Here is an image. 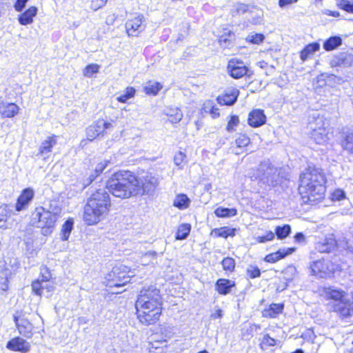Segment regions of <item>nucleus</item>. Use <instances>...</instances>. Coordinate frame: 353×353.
I'll use <instances>...</instances> for the list:
<instances>
[{
  "label": "nucleus",
  "mask_w": 353,
  "mask_h": 353,
  "mask_svg": "<svg viewBox=\"0 0 353 353\" xmlns=\"http://www.w3.org/2000/svg\"><path fill=\"white\" fill-rule=\"evenodd\" d=\"M255 7H250L248 5L243 3H236L234 6V12L237 14H244L246 12L254 13Z\"/></svg>",
  "instance_id": "79ce46f5"
},
{
  "label": "nucleus",
  "mask_w": 353,
  "mask_h": 353,
  "mask_svg": "<svg viewBox=\"0 0 353 353\" xmlns=\"http://www.w3.org/2000/svg\"><path fill=\"white\" fill-rule=\"evenodd\" d=\"M28 1L29 0H17L14 5L15 10L17 12H21L25 8Z\"/></svg>",
  "instance_id": "13d9d810"
},
{
  "label": "nucleus",
  "mask_w": 353,
  "mask_h": 353,
  "mask_svg": "<svg viewBox=\"0 0 353 353\" xmlns=\"http://www.w3.org/2000/svg\"><path fill=\"white\" fill-rule=\"evenodd\" d=\"M234 34L230 31L228 34H225L219 37V43L223 48H229L232 45Z\"/></svg>",
  "instance_id": "ea45409f"
},
{
  "label": "nucleus",
  "mask_w": 353,
  "mask_h": 353,
  "mask_svg": "<svg viewBox=\"0 0 353 353\" xmlns=\"http://www.w3.org/2000/svg\"><path fill=\"white\" fill-rule=\"evenodd\" d=\"M239 123V119L237 116H232L230 120L229 121L227 126V130L228 132H232L234 130V127H236Z\"/></svg>",
  "instance_id": "6e6d98bb"
},
{
  "label": "nucleus",
  "mask_w": 353,
  "mask_h": 353,
  "mask_svg": "<svg viewBox=\"0 0 353 353\" xmlns=\"http://www.w3.org/2000/svg\"><path fill=\"white\" fill-rule=\"evenodd\" d=\"M104 124L101 121H97L92 125H90L86 129V135L87 139L89 141H93L97 137H99L101 134L103 132V128Z\"/></svg>",
  "instance_id": "412c9836"
},
{
  "label": "nucleus",
  "mask_w": 353,
  "mask_h": 353,
  "mask_svg": "<svg viewBox=\"0 0 353 353\" xmlns=\"http://www.w3.org/2000/svg\"><path fill=\"white\" fill-rule=\"evenodd\" d=\"M310 128L312 130V137L318 144H323L327 141V130L324 127H319L318 128L313 126V123H310Z\"/></svg>",
  "instance_id": "5701e85b"
},
{
  "label": "nucleus",
  "mask_w": 353,
  "mask_h": 353,
  "mask_svg": "<svg viewBox=\"0 0 353 353\" xmlns=\"http://www.w3.org/2000/svg\"><path fill=\"white\" fill-rule=\"evenodd\" d=\"M263 343L269 346H274L276 345L275 339L270 337L268 334H265L263 339Z\"/></svg>",
  "instance_id": "680f3d73"
},
{
  "label": "nucleus",
  "mask_w": 353,
  "mask_h": 353,
  "mask_svg": "<svg viewBox=\"0 0 353 353\" xmlns=\"http://www.w3.org/2000/svg\"><path fill=\"white\" fill-rule=\"evenodd\" d=\"M100 66L98 64H90L83 70V75L87 77H91L92 74L98 72Z\"/></svg>",
  "instance_id": "a18cd8bd"
},
{
  "label": "nucleus",
  "mask_w": 353,
  "mask_h": 353,
  "mask_svg": "<svg viewBox=\"0 0 353 353\" xmlns=\"http://www.w3.org/2000/svg\"><path fill=\"white\" fill-rule=\"evenodd\" d=\"M250 143V139L245 134H240L235 141L232 143L231 149L235 154H239L238 149L246 147Z\"/></svg>",
  "instance_id": "b1692460"
},
{
  "label": "nucleus",
  "mask_w": 353,
  "mask_h": 353,
  "mask_svg": "<svg viewBox=\"0 0 353 353\" xmlns=\"http://www.w3.org/2000/svg\"><path fill=\"white\" fill-rule=\"evenodd\" d=\"M51 279V274L48 269L46 267L41 268V280H50Z\"/></svg>",
  "instance_id": "e2e57ef3"
},
{
  "label": "nucleus",
  "mask_w": 353,
  "mask_h": 353,
  "mask_svg": "<svg viewBox=\"0 0 353 353\" xmlns=\"http://www.w3.org/2000/svg\"><path fill=\"white\" fill-rule=\"evenodd\" d=\"M346 194L344 190L341 189H336L332 194V200L340 201L345 199Z\"/></svg>",
  "instance_id": "864d4df0"
},
{
  "label": "nucleus",
  "mask_w": 353,
  "mask_h": 353,
  "mask_svg": "<svg viewBox=\"0 0 353 353\" xmlns=\"http://www.w3.org/2000/svg\"><path fill=\"white\" fill-rule=\"evenodd\" d=\"M294 248L280 249L276 252L268 254L265 257V261L268 263H275L279 260L292 254L295 251Z\"/></svg>",
  "instance_id": "a211bd4d"
},
{
  "label": "nucleus",
  "mask_w": 353,
  "mask_h": 353,
  "mask_svg": "<svg viewBox=\"0 0 353 353\" xmlns=\"http://www.w3.org/2000/svg\"><path fill=\"white\" fill-rule=\"evenodd\" d=\"M61 207L57 201H51L48 208H46V212H48L51 216L56 221L58 220L61 212Z\"/></svg>",
  "instance_id": "c85d7f7f"
},
{
  "label": "nucleus",
  "mask_w": 353,
  "mask_h": 353,
  "mask_svg": "<svg viewBox=\"0 0 353 353\" xmlns=\"http://www.w3.org/2000/svg\"><path fill=\"white\" fill-rule=\"evenodd\" d=\"M34 192L32 189L28 188L24 189L19 196L16 203V210L20 212L26 209L34 198Z\"/></svg>",
  "instance_id": "ddd939ff"
},
{
  "label": "nucleus",
  "mask_w": 353,
  "mask_h": 353,
  "mask_svg": "<svg viewBox=\"0 0 353 353\" xmlns=\"http://www.w3.org/2000/svg\"><path fill=\"white\" fill-rule=\"evenodd\" d=\"M162 88L163 85L160 83L150 81L144 86V91L147 94L157 95Z\"/></svg>",
  "instance_id": "2f4dec72"
},
{
  "label": "nucleus",
  "mask_w": 353,
  "mask_h": 353,
  "mask_svg": "<svg viewBox=\"0 0 353 353\" xmlns=\"http://www.w3.org/2000/svg\"><path fill=\"white\" fill-rule=\"evenodd\" d=\"M216 236L227 238L229 236H234L235 233L234 229H230L226 227L215 229L214 230Z\"/></svg>",
  "instance_id": "a19ab883"
},
{
  "label": "nucleus",
  "mask_w": 353,
  "mask_h": 353,
  "mask_svg": "<svg viewBox=\"0 0 353 353\" xmlns=\"http://www.w3.org/2000/svg\"><path fill=\"white\" fill-rule=\"evenodd\" d=\"M275 234L272 232H268L265 236L259 237V243H265L274 239Z\"/></svg>",
  "instance_id": "052dcab7"
},
{
  "label": "nucleus",
  "mask_w": 353,
  "mask_h": 353,
  "mask_svg": "<svg viewBox=\"0 0 353 353\" xmlns=\"http://www.w3.org/2000/svg\"><path fill=\"white\" fill-rule=\"evenodd\" d=\"M295 241L298 243H303L305 241V235L302 232H298L294 236Z\"/></svg>",
  "instance_id": "774afa93"
},
{
  "label": "nucleus",
  "mask_w": 353,
  "mask_h": 353,
  "mask_svg": "<svg viewBox=\"0 0 353 353\" xmlns=\"http://www.w3.org/2000/svg\"><path fill=\"white\" fill-rule=\"evenodd\" d=\"M336 244L334 239L325 238L315 244V249L321 253H329L334 250Z\"/></svg>",
  "instance_id": "6ab92c4d"
},
{
  "label": "nucleus",
  "mask_w": 353,
  "mask_h": 353,
  "mask_svg": "<svg viewBox=\"0 0 353 353\" xmlns=\"http://www.w3.org/2000/svg\"><path fill=\"white\" fill-rule=\"evenodd\" d=\"M108 0H92L90 8L94 11L105 6Z\"/></svg>",
  "instance_id": "5fc2aeb1"
},
{
  "label": "nucleus",
  "mask_w": 353,
  "mask_h": 353,
  "mask_svg": "<svg viewBox=\"0 0 353 353\" xmlns=\"http://www.w3.org/2000/svg\"><path fill=\"white\" fill-rule=\"evenodd\" d=\"M74 221L72 219H68L62 225L61 231V239L62 241H67L73 229Z\"/></svg>",
  "instance_id": "473e14b6"
},
{
  "label": "nucleus",
  "mask_w": 353,
  "mask_h": 353,
  "mask_svg": "<svg viewBox=\"0 0 353 353\" xmlns=\"http://www.w3.org/2000/svg\"><path fill=\"white\" fill-rule=\"evenodd\" d=\"M247 274L250 278L255 279L260 276L261 271L258 267L250 265L247 269Z\"/></svg>",
  "instance_id": "8fccbe9b"
},
{
  "label": "nucleus",
  "mask_w": 353,
  "mask_h": 353,
  "mask_svg": "<svg viewBox=\"0 0 353 353\" xmlns=\"http://www.w3.org/2000/svg\"><path fill=\"white\" fill-rule=\"evenodd\" d=\"M50 280H42V294L43 291L46 290L47 292H50L54 290V286L50 282Z\"/></svg>",
  "instance_id": "bf43d9fd"
},
{
  "label": "nucleus",
  "mask_w": 353,
  "mask_h": 353,
  "mask_svg": "<svg viewBox=\"0 0 353 353\" xmlns=\"http://www.w3.org/2000/svg\"><path fill=\"white\" fill-rule=\"evenodd\" d=\"M228 71L232 78L240 79L246 75L249 70L243 64V61L233 59H231L228 63Z\"/></svg>",
  "instance_id": "9b49d317"
},
{
  "label": "nucleus",
  "mask_w": 353,
  "mask_h": 353,
  "mask_svg": "<svg viewBox=\"0 0 353 353\" xmlns=\"http://www.w3.org/2000/svg\"><path fill=\"white\" fill-rule=\"evenodd\" d=\"M145 17L142 14H138L133 19H128L125 23L126 32L128 36L137 37L145 28Z\"/></svg>",
  "instance_id": "9d476101"
},
{
  "label": "nucleus",
  "mask_w": 353,
  "mask_h": 353,
  "mask_svg": "<svg viewBox=\"0 0 353 353\" xmlns=\"http://www.w3.org/2000/svg\"><path fill=\"white\" fill-rule=\"evenodd\" d=\"M254 11H256V14L251 19H248V21L253 25L261 24L263 21L262 12L256 8Z\"/></svg>",
  "instance_id": "09e8293b"
},
{
  "label": "nucleus",
  "mask_w": 353,
  "mask_h": 353,
  "mask_svg": "<svg viewBox=\"0 0 353 353\" xmlns=\"http://www.w3.org/2000/svg\"><path fill=\"white\" fill-rule=\"evenodd\" d=\"M283 310V304L273 303V304L270 305V309L267 311V312H268V314L270 316L274 317L276 314L281 313Z\"/></svg>",
  "instance_id": "de8ad7c7"
},
{
  "label": "nucleus",
  "mask_w": 353,
  "mask_h": 353,
  "mask_svg": "<svg viewBox=\"0 0 353 353\" xmlns=\"http://www.w3.org/2000/svg\"><path fill=\"white\" fill-rule=\"evenodd\" d=\"M291 232V227L290 225H284L283 226H277L275 228L274 234L279 239L286 238Z\"/></svg>",
  "instance_id": "c9c22d12"
},
{
  "label": "nucleus",
  "mask_w": 353,
  "mask_h": 353,
  "mask_svg": "<svg viewBox=\"0 0 353 353\" xmlns=\"http://www.w3.org/2000/svg\"><path fill=\"white\" fill-rule=\"evenodd\" d=\"M191 225L188 223H184L179 226L176 232V238L177 239H185L190 234Z\"/></svg>",
  "instance_id": "4c0bfd02"
},
{
  "label": "nucleus",
  "mask_w": 353,
  "mask_h": 353,
  "mask_svg": "<svg viewBox=\"0 0 353 353\" xmlns=\"http://www.w3.org/2000/svg\"><path fill=\"white\" fill-rule=\"evenodd\" d=\"M320 44L318 42H314L307 45L301 52L300 58L303 61H306L308 58L313 55V54L319 50Z\"/></svg>",
  "instance_id": "a878e982"
},
{
  "label": "nucleus",
  "mask_w": 353,
  "mask_h": 353,
  "mask_svg": "<svg viewBox=\"0 0 353 353\" xmlns=\"http://www.w3.org/2000/svg\"><path fill=\"white\" fill-rule=\"evenodd\" d=\"M222 265L225 270L232 272L235 268V261L231 257L224 258L222 261Z\"/></svg>",
  "instance_id": "c03bdc74"
},
{
  "label": "nucleus",
  "mask_w": 353,
  "mask_h": 353,
  "mask_svg": "<svg viewBox=\"0 0 353 353\" xmlns=\"http://www.w3.org/2000/svg\"><path fill=\"white\" fill-rule=\"evenodd\" d=\"M6 347L12 351L26 353L30 351V345L26 340L18 336L9 341Z\"/></svg>",
  "instance_id": "2eb2a0df"
},
{
  "label": "nucleus",
  "mask_w": 353,
  "mask_h": 353,
  "mask_svg": "<svg viewBox=\"0 0 353 353\" xmlns=\"http://www.w3.org/2000/svg\"><path fill=\"white\" fill-rule=\"evenodd\" d=\"M216 289L220 294L226 295L235 286V282L229 279H219L216 282Z\"/></svg>",
  "instance_id": "4be33fe9"
},
{
  "label": "nucleus",
  "mask_w": 353,
  "mask_h": 353,
  "mask_svg": "<svg viewBox=\"0 0 353 353\" xmlns=\"http://www.w3.org/2000/svg\"><path fill=\"white\" fill-rule=\"evenodd\" d=\"M214 213L218 217H232L236 215L237 210L235 208L219 207L215 210Z\"/></svg>",
  "instance_id": "72a5a7b5"
},
{
  "label": "nucleus",
  "mask_w": 353,
  "mask_h": 353,
  "mask_svg": "<svg viewBox=\"0 0 353 353\" xmlns=\"http://www.w3.org/2000/svg\"><path fill=\"white\" fill-rule=\"evenodd\" d=\"M325 294L328 299L342 301L345 292L335 288H327L325 289Z\"/></svg>",
  "instance_id": "c756f323"
},
{
  "label": "nucleus",
  "mask_w": 353,
  "mask_h": 353,
  "mask_svg": "<svg viewBox=\"0 0 353 353\" xmlns=\"http://www.w3.org/2000/svg\"><path fill=\"white\" fill-rule=\"evenodd\" d=\"M342 44V39L339 36H333L326 39L323 43V48L326 51L336 49Z\"/></svg>",
  "instance_id": "bb28decb"
},
{
  "label": "nucleus",
  "mask_w": 353,
  "mask_h": 353,
  "mask_svg": "<svg viewBox=\"0 0 353 353\" xmlns=\"http://www.w3.org/2000/svg\"><path fill=\"white\" fill-rule=\"evenodd\" d=\"M266 121V117L262 110L256 109L250 112L248 123L253 128H257L263 125Z\"/></svg>",
  "instance_id": "f3484780"
},
{
  "label": "nucleus",
  "mask_w": 353,
  "mask_h": 353,
  "mask_svg": "<svg viewBox=\"0 0 353 353\" xmlns=\"http://www.w3.org/2000/svg\"><path fill=\"white\" fill-rule=\"evenodd\" d=\"M190 199L186 194H179L174 201V205L179 209H185L189 206Z\"/></svg>",
  "instance_id": "f704fd0d"
},
{
  "label": "nucleus",
  "mask_w": 353,
  "mask_h": 353,
  "mask_svg": "<svg viewBox=\"0 0 353 353\" xmlns=\"http://www.w3.org/2000/svg\"><path fill=\"white\" fill-rule=\"evenodd\" d=\"M158 184V179L151 174H146L142 177L137 178V183L136 184L137 195L151 194L154 191Z\"/></svg>",
  "instance_id": "1a4fd4ad"
},
{
  "label": "nucleus",
  "mask_w": 353,
  "mask_h": 353,
  "mask_svg": "<svg viewBox=\"0 0 353 353\" xmlns=\"http://www.w3.org/2000/svg\"><path fill=\"white\" fill-rule=\"evenodd\" d=\"M137 177L130 171L121 170L114 173L107 181L108 193L122 199L137 196Z\"/></svg>",
  "instance_id": "20e7f679"
},
{
  "label": "nucleus",
  "mask_w": 353,
  "mask_h": 353,
  "mask_svg": "<svg viewBox=\"0 0 353 353\" xmlns=\"http://www.w3.org/2000/svg\"><path fill=\"white\" fill-rule=\"evenodd\" d=\"M341 145L343 150L351 154H353V133H350L346 135V137L342 141Z\"/></svg>",
  "instance_id": "58836bf2"
},
{
  "label": "nucleus",
  "mask_w": 353,
  "mask_h": 353,
  "mask_svg": "<svg viewBox=\"0 0 353 353\" xmlns=\"http://www.w3.org/2000/svg\"><path fill=\"white\" fill-rule=\"evenodd\" d=\"M254 176L259 179V185L265 190L276 187L282 182L281 170L269 161L261 162Z\"/></svg>",
  "instance_id": "39448f33"
},
{
  "label": "nucleus",
  "mask_w": 353,
  "mask_h": 353,
  "mask_svg": "<svg viewBox=\"0 0 353 353\" xmlns=\"http://www.w3.org/2000/svg\"><path fill=\"white\" fill-rule=\"evenodd\" d=\"M57 143L54 136L50 137L44 141L39 148V154L43 155L51 152L52 147Z\"/></svg>",
  "instance_id": "7c9ffc66"
},
{
  "label": "nucleus",
  "mask_w": 353,
  "mask_h": 353,
  "mask_svg": "<svg viewBox=\"0 0 353 353\" xmlns=\"http://www.w3.org/2000/svg\"><path fill=\"white\" fill-rule=\"evenodd\" d=\"M160 290L154 285L143 288L139 294L136 308L137 317L145 325L155 323L161 314Z\"/></svg>",
  "instance_id": "f257e3e1"
},
{
  "label": "nucleus",
  "mask_w": 353,
  "mask_h": 353,
  "mask_svg": "<svg viewBox=\"0 0 353 353\" xmlns=\"http://www.w3.org/2000/svg\"><path fill=\"white\" fill-rule=\"evenodd\" d=\"M136 93V90L133 87H127L124 93L117 97V100L121 103H126L127 101L132 98Z\"/></svg>",
  "instance_id": "e433bc0d"
},
{
  "label": "nucleus",
  "mask_w": 353,
  "mask_h": 353,
  "mask_svg": "<svg viewBox=\"0 0 353 353\" xmlns=\"http://www.w3.org/2000/svg\"><path fill=\"white\" fill-rule=\"evenodd\" d=\"M310 270L312 275L319 278H327L334 273L336 265L329 260H317L310 263Z\"/></svg>",
  "instance_id": "6e6552de"
},
{
  "label": "nucleus",
  "mask_w": 353,
  "mask_h": 353,
  "mask_svg": "<svg viewBox=\"0 0 353 353\" xmlns=\"http://www.w3.org/2000/svg\"><path fill=\"white\" fill-rule=\"evenodd\" d=\"M299 0H279V5L280 7L283 8L293 3H296Z\"/></svg>",
  "instance_id": "69168bd1"
},
{
  "label": "nucleus",
  "mask_w": 353,
  "mask_h": 353,
  "mask_svg": "<svg viewBox=\"0 0 353 353\" xmlns=\"http://www.w3.org/2000/svg\"><path fill=\"white\" fill-rule=\"evenodd\" d=\"M116 19H117V15L115 14H110L106 17L105 23L107 25H109V26L113 25Z\"/></svg>",
  "instance_id": "0e129e2a"
},
{
  "label": "nucleus",
  "mask_w": 353,
  "mask_h": 353,
  "mask_svg": "<svg viewBox=\"0 0 353 353\" xmlns=\"http://www.w3.org/2000/svg\"><path fill=\"white\" fill-rule=\"evenodd\" d=\"M239 92L238 90H234L230 93L225 92L222 97H219L217 100L220 104L232 105L236 101Z\"/></svg>",
  "instance_id": "393cba45"
},
{
  "label": "nucleus",
  "mask_w": 353,
  "mask_h": 353,
  "mask_svg": "<svg viewBox=\"0 0 353 353\" xmlns=\"http://www.w3.org/2000/svg\"><path fill=\"white\" fill-rule=\"evenodd\" d=\"M332 67H351L353 65V54L343 52L336 54L331 60Z\"/></svg>",
  "instance_id": "4468645a"
},
{
  "label": "nucleus",
  "mask_w": 353,
  "mask_h": 353,
  "mask_svg": "<svg viewBox=\"0 0 353 353\" xmlns=\"http://www.w3.org/2000/svg\"><path fill=\"white\" fill-rule=\"evenodd\" d=\"M109 161L107 160H104L99 163H98L94 169V172L96 175H100L103 171L105 169L108 164Z\"/></svg>",
  "instance_id": "4d7b16f0"
},
{
  "label": "nucleus",
  "mask_w": 353,
  "mask_h": 353,
  "mask_svg": "<svg viewBox=\"0 0 353 353\" xmlns=\"http://www.w3.org/2000/svg\"><path fill=\"white\" fill-rule=\"evenodd\" d=\"M19 107L14 103L6 101L0 102V114L3 118H12L19 112Z\"/></svg>",
  "instance_id": "dca6fc26"
},
{
  "label": "nucleus",
  "mask_w": 353,
  "mask_h": 353,
  "mask_svg": "<svg viewBox=\"0 0 353 353\" xmlns=\"http://www.w3.org/2000/svg\"><path fill=\"white\" fill-rule=\"evenodd\" d=\"M165 114L169 117L170 121L172 123H179L183 118L181 110L177 108H166Z\"/></svg>",
  "instance_id": "cd10ccee"
},
{
  "label": "nucleus",
  "mask_w": 353,
  "mask_h": 353,
  "mask_svg": "<svg viewBox=\"0 0 353 353\" xmlns=\"http://www.w3.org/2000/svg\"><path fill=\"white\" fill-rule=\"evenodd\" d=\"M186 155L181 151L176 152L174 157V162L180 169L183 168V163L186 162Z\"/></svg>",
  "instance_id": "49530a36"
},
{
  "label": "nucleus",
  "mask_w": 353,
  "mask_h": 353,
  "mask_svg": "<svg viewBox=\"0 0 353 353\" xmlns=\"http://www.w3.org/2000/svg\"><path fill=\"white\" fill-rule=\"evenodd\" d=\"M42 280L40 279L34 281L32 283V289L34 293L38 296H41L42 294Z\"/></svg>",
  "instance_id": "3c124183"
},
{
  "label": "nucleus",
  "mask_w": 353,
  "mask_h": 353,
  "mask_svg": "<svg viewBox=\"0 0 353 353\" xmlns=\"http://www.w3.org/2000/svg\"><path fill=\"white\" fill-rule=\"evenodd\" d=\"M127 266L123 265H115L112 271L105 276L106 285L109 288L121 287L130 281L133 275Z\"/></svg>",
  "instance_id": "0eeeda50"
},
{
  "label": "nucleus",
  "mask_w": 353,
  "mask_h": 353,
  "mask_svg": "<svg viewBox=\"0 0 353 353\" xmlns=\"http://www.w3.org/2000/svg\"><path fill=\"white\" fill-rule=\"evenodd\" d=\"M38 8L31 6L22 14L19 15L18 20L21 25L27 26L33 22V18L37 15Z\"/></svg>",
  "instance_id": "aec40b11"
},
{
  "label": "nucleus",
  "mask_w": 353,
  "mask_h": 353,
  "mask_svg": "<svg viewBox=\"0 0 353 353\" xmlns=\"http://www.w3.org/2000/svg\"><path fill=\"white\" fill-rule=\"evenodd\" d=\"M265 37L263 34L256 33L254 34L248 35V40L254 44H259L262 43L264 40Z\"/></svg>",
  "instance_id": "603ef678"
},
{
  "label": "nucleus",
  "mask_w": 353,
  "mask_h": 353,
  "mask_svg": "<svg viewBox=\"0 0 353 353\" xmlns=\"http://www.w3.org/2000/svg\"><path fill=\"white\" fill-rule=\"evenodd\" d=\"M337 6L340 9L350 13H353V1L349 0H339L337 3Z\"/></svg>",
  "instance_id": "37998d69"
},
{
  "label": "nucleus",
  "mask_w": 353,
  "mask_h": 353,
  "mask_svg": "<svg viewBox=\"0 0 353 353\" xmlns=\"http://www.w3.org/2000/svg\"><path fill=\"white\" fill-rule=\"evenodd\" d=\"M31 224L41 229V232L44 236L50 234L54 229L57 221L46 212V208H37L31 216Z\"/></svg>",
  "instance_id": "423d86ee"
},
{
  "label": "nucleus",
  "mask_w": 353,
  "mask_h": 353,
  "mask_svg": "<svg viewBox=\"0 0 353 353\" xmlns=\"http://www.w3.org/2000/svg\"><path fill=\"white\" fill-rule=\"evenodd\" d=\"M14 321L20 334L28 339L31 338L33 334V325L26 318H20L14 315Z\"/></svg>",
  "instance_id": "f8f14e48"
},
{
  "label": "nucleus",
  "mask_w": 353,
  "mask_h": 353,
  "mask_svg": "<svg viewBox=\"0 0 353 353\" xmlns=\"http://www.w3.org/2000/svg\"><path fill=\"white\" fill-rule=\"evenodd\" d=\"M299 191L304 202L313 203L321 200L325 192V178L322 170L309 166L300 176Z\"/></svg>",
  "instance_id": "f03ea898"
},
{
  "label": "nucleus",
  "mask_w": 353,
  "mask_h": 353,
  "mask_svg": "<svg viewBox=\"0 0 353 353\" xmlns=\"http://www.w3.org/2000/svg\"><path fill=\"white\" fill-rule=\"evenodd\" d=\"M6 275V273L5 271L0 272V279H3L2 284L5 286V288H2L3 290H5L8 288V279L4 278V276Z\"/></svg>",
  "instance_id": "338daca9"
},
{
  "label": "nucleus",
  "mask_w": 353,
  "mask_h": 353,
  "mask_svg": "<svg viewBox=\"0 0 353 353\" xmlns=\"http://www.w3.org/2000/svg\"><path fill=\"white\" fill-rule=\"evenodd\" d=\"M110 207V197L105 188L95 190L84 206V221L89 225L99 223L108 214Z\"/></svg>",
  "instance_id": "7ed1b4c3"
}]
</instances>
